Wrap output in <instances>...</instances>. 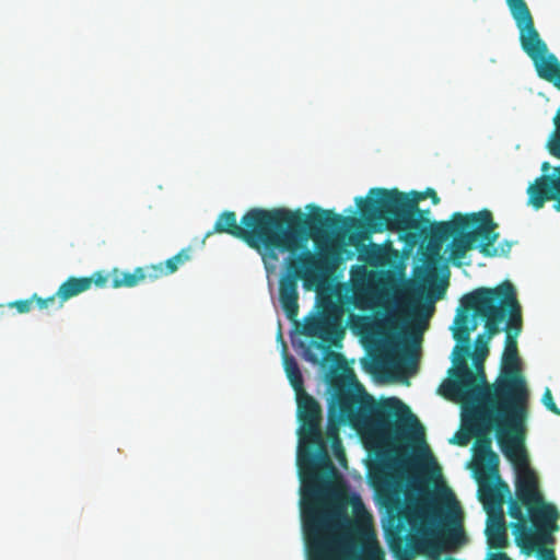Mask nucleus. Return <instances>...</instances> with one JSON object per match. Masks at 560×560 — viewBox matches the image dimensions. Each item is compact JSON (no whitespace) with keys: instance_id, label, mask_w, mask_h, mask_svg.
I'll list each match as a JSON object with an SVG mask.
<instances>
[{"instance_id":"obj_8","label":"nucleus","mask_w":560,"mask_h":560,"mask_svg":"<svg viewBox=\"0 0 560 560\" xmlns=\"http://www.w3.org/2000/svg\"><path fill=\"white\" fill-rule=\"evenodd\" d=\"M513 284L510 281H503L494 288H478L472 292L465 294L460 302L462 307L458 310L455 319L466 314L471 322L480 318L485 323V331L476 337V350L472 357L476 373L483 370V361L488 355L489 341L498 335L501 329V324L506 319V306H510L509 298Z\"/></svg>"},{"instance_id":"obj_11","label":"nucleus","mask_w":560,"mask_h":560,"mask_svg":"<svg viewBox=\"0 0 560 560\" xmlns=\"http://www.w3.org/2000/svg\"><path fill=\"white\" fill-rule=\"evenodd\" d=\"M528 203L536 210L541 209L546 201L555 200L553 208L560 212V165L553 167L551 174H542L527 188Z\"/></svg>"},{"instance_id":"obj_3","label":"nucleus","mask_w":560,"mask_h":560,"mask_svg":"<svg viewBox=\"0 0 560 560\" xmlns=\"http://www.w3.org/2000/svg\"><path fill=\"white\" fill-rule=\"evenodd\" d=\"M419 199L397 189L371 188L366 198H355L361 215L366 220H376L388 230L399 232L402 238L411 244L421 237H430V245L439 250L442 244L453 237L450 244V259L454 266L460 267L462 259L479 241V252L485 256H493V248L499 237L498 224L490 210L452 214L451 220L433 222L425 217L430 211L419 209Z\"/></svg>"},{"instance_id":"obj_23","label":"nucleus","mask_w":560,"mask_h":560,"mask_svg":"<svg viewBox=\"0 0 560 560\" xmlns=\"http://www.w3.org/2000/svg\"><path fill=\"white\" fill-rule=\"evenodd\" d=\"M34 298V301L36 302V305L38 308L40 310H44V308H48L55 304L58 305V295H57V292L46 299H43V298H38L36 295L33 296Z\"/></svg>"},{"instance_id":"obj_6","label":"nucleus","mask_w":560,"mask_h":560,"mask_svg":"<svg viewBox=\"0 0 560 560\" xmlns=\"http://www.w3.org/2000/svg\"><path fill=\"white\" fill-rule=\"evenodd\" d=\"M509 515L515 520L512 524L515 544L523 553L536 552L539 560H557L553 549L547 546L556 542L560 512L545 501L540 491H535L532 477L517 486V500L510 501Z\"/></svg>"},{"instance_id":"obj_20","label":"nucleus","mask_w":560,"mask_h":560,"mask_svg":"<svg viewBox=\"0 0 560 560\" xmlns=\"http://www.w3.org/2000/svg\"><path fill=\"white\" fill-rule=\"evenodd\" d=\"M91 281V287L94 284L97 288H105L108 281H112L110 272L107 273L103 270L93 272L90 277H86Z\"/></svg>"},{"instance_id":"obj_21","label":"nucleus","mask_w":560,"mask_h":560,"mask_svg":"<svg viewBox=\"0 0 560 560\" xmlns=\"http://www.w3.org/2000/svg\"><path fill=\"white\" fill-rule=\"evenodd\" d=\"M541 402L549 411H551L552 413H555L557 416H560V408H558V406L553 401L552 393L549 388L545 389V392L542 394Z\"/></svg>"},{"instance_id":"obj_2","label":"nucleus","mask_w":560,"mask_h":560,"mask_svg":"<svg viewBox=\"0 0 560 560\" xmlns=\"http://www.w3.org/2000/svg\"><path fill=\"white\" fill-rule=\"evenodd\" d=\"M508 303L511 305L505 311V345L500 374L495 381L488 384L482 369L477 373L469 369L467 359L471 355L470 334L477 329L478 324L462 314L454 319L452 327L456 341L452 352L453 366L448 370L452 378L441 386L440 392L444 397H453L455 394L466 397L478 395L480 404L476 413L480 419L520 431L523 421L528 418L529 392L522 374L517 349L516 338L522 332L523 318L514 285Z\"/></svg>"},{"instance_id":"obj_12","label":"nucleus","mask_w":560,"mask_h":560,"mask_svg":"<svg viewBox=\"0 0 560 560\" xmlns=\"http://www.w3.org/2000/svg\"><path fill=\"white\" fill-rule=\"evenodd\" d=\"M154 269L150 268L149 265L143 267H137L133 271H120L117 268H114L110 271L112 282L110 285L114 289L118 288H133L138 284L150 281H154Z\"/></svg>"},{"instance_id":"obj_18","label":"nucleus","mask_w":560,"mask_h":560,"mask_svg":"<svg viewBox=\"0 0 560 560\" xmlns=\"http://www.w3.org/2000/svg\"><path fill=\"white\" fill-rule=\"evenodd\" d=\"M469 408L470 407L465 408V413L463 418L467 431L456 432L455 435L451 439V443L457 444L459 446H466L469 443L470 439L474 436L472 431L470 429V424L466 422V416L469 411Z\"/></svg>"},{"instance_id":"obj_16","label":"nucleus","mask_w":560,"mask_h":560,"mask_svg":"<svg viewBox=\"0 0 560 560\" xmlns=\"http://www.w3.org/2000/svg\"><path fill=\"white\" fill-rule=\"evenodd\" d=\"M283 366L287 374V377L294 389L295 394L304 390V381L299 368V364L294 357L288 355L285 352L283 354Z\"/></svg>"},{"instance_id":"obj_19","label":"nucleus","mask_w":560,"mask_h":560,"mask_svg":"<svg viewBox=\"0 0 560 560\" xmlns=\"http://www.w3.org/2000/svg\"><path fill=\"white\" fill-rule=\"evenodd\" d=\"M324 440L326 441V444L330 442V445L335 444L336 442H342L339 435V425L331 419L328 421L326 432L324 434Z\"/></svg>"},{"instance_id":"obj_4","label":"nucleus","mask_w":560,"mask_h":560,"mask_svg":"<svg viewBox=\"0 0 560 560\" xmlns=\"http://www.w3.org/2000/svg\"><path fill=\"white\" fill-rule=\"evenodd\" d=\"M299 447L296 466L302 485V525L308 560H338L336 521L346 517L340 506L327 509L319 499L324 485L336 474L322 430L323 410L305 390L296 394Z\"/></svg>"},{"instance_id":"obj_28","label":"nucleus","mask_w":560,"mask_h":560,"mask_svg":"<svg viewBox=\"0 0 560 560\" xmlns=\"http://www.w3.org/2000/svg\"><path fill=\"white\" fill-rule=\"evenodd\" d=\"M306 359L313 363H317L318 362V359L316 355L310 353V352H306Z\"/></svg>"},{"instance_id":"obj_29","label":"nucleus","mask_w":560,"mask_h":560,"mask_svg":"<svg viewBox=\"0 0 560 560\" xmlns=\"http://www.w3.org/2000/svg\"><path fill=\"white\" fill-rule=\"evenodd\" d=\"M0 308H2V306L0 305Z\"/></svg>"},{"instance_id":"obj_15","label":"nucleus","mask_w":560,"mask_h":560,"mask_svg":"<svg viewBox=\"0 0 560 560\" xmlns=\"http://www.w3.org/2000/svg\"><path fill=\"white\" fill-rule=\"evenodd\" d=\"M419 516L429 525L438 527L444 521L451 520V514L444 513L435 500L428 498L419 506Z\"/></svg>"},{"instance_id":"obj_26","label":"nucleus","mask_w":560,"mask_h":560,"mask_svg":"<svg viewBox=\"0 0 560 560\" xmlns=\"http://www.w3.org/2000/svg\"><path fill=\"white\" fill-rule=\"evenodd\" d=\"M505 2L510 9L511 15L528 7L525 0H505Z\"/></svg>"},{"instance_id":"obj_10","label":"nucleus","mask_w":560,"mask_h":560,"mask_svg":"<svg viewBox=\"0 0 560 560\" xmlns=\"http://www.w3.org/2000/svg\"><path fill=\"white\" fill-rule=\"evenodd\" d=\"M478 492L479 499L487 512H498V517L491 520L486 534L488 547L501 551L509 546V537L502 514L504 495L510 492L509 486L504 482H501L499 486L482 483Z\"/></svg>"},{"instance_id":"obj_27","label":"nucleus","mask_w":560,"mask_h":560,"mask_svg":"<svg viewBox=\"0 0 560 560\" xmlns=\"http://www.w3.org/2000/svg\"><path fill=\"white\" fill-rule=\"evenodd\" d=\"M550 168H551V165H550L549 162H544L541 164V171H542L544 174H547Z\"/></svg>"},{"instance_id":"obj_1","label":"nucleus","mask_w":560,"mask_h":560,"mask_svg":"<svg viewBox=\"0 0 560 560\" xmlns=\"http://www.w3.org/2000/svg\"><path fill=\"white\" fill-rule=\"evenodd\" d=\"M306 209L310 214L300 209L252 208L241 224L234 211H223L206 234L225 233L242 240L261 256L267 271L275 268L279 252L289 253L285 273L279 280V302L290 320L299 314V280L305 287H319L336 270L338 252L329 242V232L341 230L349 220L313 203Z\"/></svg>"},{"instance_id":"obj_17","label":"nucleus","mask_w":560,"mask_h":560,"mask_svg":"<svg viewBox=\"0 0 560 560\" xmlns=\"http://www.w3.org/2000/svg\"><path fill=\"white\" fill-rule=\"evenodd\" d=\"M395 312L386 318V322L393 327H396L398 322L407 323L415 313V303L412 301H395Z\"/></svg>"},{"instance_id":"obj_22","label":"nucleus","mask_w":560,"mask_h":560,"mask_svg":"<svg viewBox=\"0 0 560 560\" xmlns=\"http://www.w3.org/2000/svg\"><path fill=\"white\" fill-rule=\"evenodd\" d=\"M411 195L412 196L410 197V199H418V198H420L419 202L424 200V199H427V198H431L433 205H438L440 202V198H439L436 191L434 189H432V188H428L425 191H422V192H420V191H412Z\"/></svg>"},{"instance_id":"obj_25","label":"nucleus","mask_w":560,"mask_h":560,"mask_svg":"<svg viewBox=\"0 0 560 560\" xmlns=\"http://www.w3.org/2000/svg\"><path fill=\"white\" fill-rule=\"evenodd\" d=\"M34 302V298L28 300H19L11 303V306H14L19 313H27L32 310Z\"/></svg>"},{"instance_id":"obj_9","label":"nucleus","mask_w":560,"mask_h":560,"mask_svg":"<svg viewBox=\"0 0 560 560\" xmlns=\"http://www.w3.org/2000/svg\"><path fill=\"white\" fill-rule=\"evenodd\" d=\"M368 290L363 287H354L352 301H335L331 296H320L317 302L318 311L304 318L301 332L307 337L318 339L314 342L317 349L327 352V359L334 364L339 365L345 362L340 353L329 352L330 346L338 347L345 337V327L342 318L345 314V304H351L354 307L364 310L370 305Z\"/></svg>"},{"instance_id":"obj_5","label":"nucleus","mask_w":560,"mask_h":560,"mask_svg":"<svg viewBox=\"0 0 560 560\" xmlns=\"http://www.w3.org/2000/svg\"><path fill=\"white\" fill-rule=\"evenodd\" d=\"M340 419L354 428H365L373 441L382 446L397 442L411 428L423 442V427L410 408L400 399L390 397L376 402L363 388L337 394Z\"/></svg>"},{"instance_id":"obj_24","label":"nucleus","mask_w":560,"mask_h":560,"mask_svg":"<svg viewBox=\"0 0 560 560\" xmlns=\"http://www.w3.org/2000/svg\"><path fill=\"white\" fill-rule=\"evenodd\" d=\"M332 453L336 457V459L339 462L340 465H346L347 458L345 448L342 445V442H336L335 444L330 445Z\"/></svg>"},{"instance_id":"obj_13","label":"nucleus","mask_w":560,"mask_h":560,"mask_svg":"<svg viewBox=\"0 0 560 560\" xmlns=\"http://www.w3.org/2000/svg\"><path fill=\"white\" fill-rule=\"evenodd\" d=\"M91 289V281L85 277H69L65 282L60 284L57 290L58 306L61 308L63 303L88 290Z\"/></svg>"},{"instance_id":"obj_7","label":"nucleus","mask_w":560,"mask_h":560,"mask_svg":"<svg viewBox=\"0 0 560 560\" xmlns=\"http://www.w3.org/2000/svg\"><path fill=\"white\" fill-rule=\"evenodd\" d=\"M448 398L470 404L469 411L466 416V422L470 424L472 434L476 438L474 445L475 457L492 474H498L500 460L498 454L492 450L491 439L487 436V433L492 429L495 430L498 443L500 444L502 452L513 463L516 469L514 500H517V486L525 480L526 477H532L535 483V491H540L538 477L529 467L527 455L522 446L526 420L523 421L520 431H513L508 427L501 428L502 425H497L492 422L489 423L487 420L480 419L477 416L476 410L480 404L478 395L466 397L462 394H455L453 397Z\"/></svg>"},{"instance_id":"obj_14","label":"nucleus","mask_w":560,"mask_h":560,"mask_svg":"<svg viewBox=\"0 0 560 560\" xmlns=\"http://www.w3.org/2000/svg\"><path fill=\"white\" fill-rule=\"evenodd\" d=\"M190 247L183 248L176 255L168 258L165 262L149 265L150 268L154 269V281L176 272L182 265L190 259Z\"/></svg>"}]
</instances>
